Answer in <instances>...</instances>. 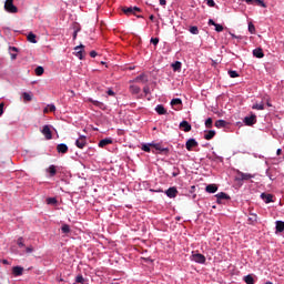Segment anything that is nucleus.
Instances as JSON below:
<instances>
[{"instance_id": "f257e3e1", "label": "nucleus", "mask_w": 284, "mask_h": 284, "mask_svg": "<svg viewBox=\"0 0 284 284\" xmlns=\"http://www.w3.org/2000/svg\"><path fill=\"white\" fill-rule=\"evenodd\" d=\"M4 10H6V12H9L10 14H17V12H19V8H17V6H14V0H6Z\"/></svg>"}, {"instance_id": "f03ea898", "label": "nucleus", "mask_w": 284, "mask_h": 284, "mask_svg": "<svg viewBox=\"0 0 284 284\" xmlns=\"http://www.w3.org/2000/svg\"><path fill=\"white\" fill-rule=\"evenodd\" d=\"M122 12L126 14V17H131V14H136V12H141V8L139 7H124L122 8Z\"/></svg>"}, {"instance_id": "7ed1b4c3", "label": "nucleus", "mask_w": 284, "mask_h": 284, "mask_svg": "<svg viewBox=\"0 0 284 284\" xmlns=\"http://www.w3.org/2000/svg\"><path fill=\"white\" fill-rule=\"evenodd\" d=\"M250 179H254V175L251 173H243L241 171H237L236 181H250Z\"/></svg>"}, {"instance_id": "20e7f679", "label": "nucleus", "mask_w": 284, "mask_h": 284, "mask_svg": "<svg viewBox=\"0 0 284 284\" xmlns=\"http://www.w3.org/2000/svg\"><path fill=\"white\" fill-rule=\"evenodd\" d=\"M192 261H194V263L203 264V263H205L206 258H205V255H203L201 253H193Z\"/></svg>"}, {"instance_id": "39448f33", "label": "nucleus", "mask_w": 284, "mask_h": 284, "mask_svg": "<svg viewBox=\"0 0 284 284\" xmlns=\"http://www.w3.org/2000/svg\"><path fill=\"white\" fill-rule=\"evenodd\" d=\"M41 133L47 139V141L52 139V130L50 129V125H44L41 130Z\"/></svg>"}, {"instance_id": "423d86ee", "label": "nucleus", "mask_w": 284, "mask_h": 284, "mask_svg": "<svg viewBox=\"0 0 284 284\" xmlns=\"http://www.w3.org/2000/svg\"><path fill=\"white\" fill-rule=\"evenodd\" d=\"M185 148L189 152H192L193 148H199V142L194 139H189L185 143Z\"/></svg>"}, {"instance_id": "0eeeda50", "label": "nucleus", "mask_w": 284, "mask_h": 284, "mask_svg": "<svg viewBox=\"0 0 284 284\" xmlns=\"http://www.w3.org/2000/svg\"><path fill=\"white\" fill-rule=\"evenodd\" d=\"M75 145L77 148H79L80 150H83V148H85V145H88V140L85 136L81 135L77 141H75Z\"/></svg>"}, {"instance_id": "6e6552de", "label": "nucleus", "mask_w": 284, "mask_h": 284, "mask_svg": "<svg viewBox=\"0 0 284 284\" xmlns=\"http://www.w3.org/2000/svg\"><path fill=\"white\" fill-rule=\"evenodd\" d=\"M248 6H260L261 8H267V4L263 0H244Z\"/></svg>"}, {"instance_id": "1a4fd4ad", "label": "nucleus", "mask_w": 284, "mask_h": 284, "mask_svg": "<svg viewBox=\"0 0 284 284\" xmlns=\"http://www.w3.org/2000/svg\"><path fill=\"white\" fill-rule=\"evenodd\" d=\"M165 194H166V196H169V199H176V195L179 194V190H176V187L172 186L165 191Z\"/></svg>"}, {"instance_id": "9d476101", "label": "nucleus", "mask_w": 284, "mask_h": 284, "mask_svg": "<svg viewBox=\"0 0 284 284\" xmlns=\"http://www.w3.org/2000/svg\"><path fill=\"white\" fill-rule=\"evenodd\" d=\"M244 123L248 126L256 124V114H252L251 116L244 118Z\"/></svg>"}, {"instance_id": "9b49d317", "label": "nucleus", "mask_w": 284, "mask_h": 284, "mask_svg": "<svg viewBox=\"0 0 284 284\" xmlns=\"http://www.w3.org/2000/svg\"><path fill=\"white\" fill-rule=\"evenodd\" d=\"M180 130H183V132H191L192 124L184 120L180 123Z\"/></svg>"}, {"instance_id": "f8f14e48", "label": "nucleus", "mask_w": 284, "mask_h": 284, "mask_svg": "<svg viewBox=\"0 0 284 284\" xmlns=\"http://www.w3.org/2000/svg\"><path fill=\"white\" fill-rule=\"evenodd\" d=\"M84 48H85V45H83V44H80L74 48L75 57H78V59H80V60H83V49Z\"/></svg>"}, {"instance_id": "ddd939ff", "label": "nucleus", "mask_w": 284, "mask_h": 284, "mask_svg": "<svg viewBox=\"0 0 284 284\" xmlns=\"http://www.w3.org/2000/svg\"><path fill=\"white\" fill-rule=\"evenodd\" d=\"M215 197L217 199L216 203H221V201H230V195H227L225 192L217 193Z\"/></svg>"}, {"instance_id": "4468645a", "label": "nucleus", "mask_w": 284, "mask_h": 284, "mask_svg": "<svg viewBox=\"0 0 284 284\" xmlns=\"http://www.w3.org/2000/svg\"><path fill=\"white\" fill-rule=\"evenodd\" d=\"M133 81L135 83H148V81H149L148 74L142 73V74L138 75Z\"/></svg>"}, {"instance_id": "2eb2a0df", "label": "nucleus", "mask_w": 284, "mask_h": 284, "mask_svg": "<svg viewBox=\"0 0 284 284\" xmlns=\"http://www.w3.org/2000/svg\"><path fill=\"white\" fill-rule=\"evenodd\" d=\"M57 152L59 154H68V144H64V143L58 144Z\"/></svg>"}, {"instance_id": "dca6fc26", "label": "nucleus", "mask_w": 284, "mask_h": 284, "mask_svg": "<svg viewBox=\"0 0 284 284\" xmlns=\"http://www.w3.org/2000/svg\"><path fill=\"white\" fill-rule=\"evenodd\" d=\"M205 192H207L209 194H215V192H219V186H216V184H209L205 187Z\"/></svg>"}, {"instance_id": "f3484780", "label": "nucleus", "mask_w": 284, "mask_h": 284, "mask_svg": "<svg viewBox=\"0 0 284 284\" xmlns=\"http://www.w3.org/2000/svg\"><path fill=\"white\" fill-rule=\"evenodd\" d=\"M12 274H13V276H22L23 275V267L13 266Z\"/></svg>"}, {"instance_id": "a211bd4d", "label": "nucleus", "mask_w": 284, "mask_h": 284, "mask_svg": "<svg viewBox=\"0 0 284 284\" xmlns=\"http://www.w3.org/2000/svg\"><path fill=\"white\" fill-rule=\"evenodd\" d=\"M253 57H256V59H263V57H265V53H263V49L257 48L253 50Z\"/></svg>"}, {"instance_id": "6ab92c4d", "label": "nucleus", "mask_w": 284, "mask_h": 284, "mask_svg": "<svg viewBox=\"0 0 284 284\" xmlns=\"http://www.w3.org/2000/svg\"><path fill=\"white\" fill-rule=\"evenodd\" d=\"M274 196L272 194L262 193L261 199L264 200L265 203H273L274 200H272Z\"/></svg>"}, {"instance_id": "aec40b11", "label": "nucleus", "mask_w": 284, "mask_h": 284, "mask_svg": "<svg viewBox=\"0 0 284 284\" xmlns=\"http://www.w3.org/2000/svg\"><path fill=\"white\" fill-rule=\"evenodd\" d=\"M155 112H158L160 115L168 114V110H165V106H163V104H158L155 106Z\"/></svg>"}, {"instance_id": "412c9836", "label": "nucleus", "mask_w": 284, "mask_h": 284, "mask_svg": "<svg viewBox=\"0 0 284 284\" xmlns=\"http://www.w3.org/2000/svg\"><path fill=\"white\" fill-rule=\"evenodd\" d=\"M106 145H112V139H103L99 142V148H105Z\"/></svg>"}, {"instance_id": "4be33fe9", "label": "nucleus", "mask_w": 284, "mask_h": 284, "mask_svg": "<svg viewBox=\"0 0 284 284\" xmlns=\"http://www.w3.org/2000/svg\"><path fill=\"white\" fill-rule=\"evenodd\" d=\"M258 221V215L251 213L248 216V225H254Z\"/></svg>"}, {"instance_id": "5701e85b", "label": "nucleus", "mask_w": 284, "mask_h": 284, "mask_svg": "<svg viewBox=\"0 0 284 284\" xmlns=\"http://www.w3.org/2000/svg\"><path fill=\"white\" fill-rule=\"evenodd\" d=\"M213 136H216V131L210 130V131H207L206 134L204 135V139H205L206 141H212V138H213Z\"/></svg>"}, {"instance_id": "b1692460", "label": "nucleus", "mask_w": 284, "mask_h": 284, "mask_svg": "<svg viewBox=\"0 0 284 284\" xmlns=\"http://www.w3.org/2000/svg\"><path fill=\"white\" fill-rule=\"evenodd\" d=\"M91 103L95 105V108H100V110H105V104L103 102H99L98 100H90Z\"/></svg>"}, {"instance_id": "393cba45", "label": "nucleus", "mask_w": 284, "mask_h": 284, "mask_svg": "<svg viewBox=\"0 0 284 284\" xmlns=\"http://www.w3.org/2000/svg\"><path fill=\"white\" fill-rule=\"evenodd\" d=\"M252 110H265V104L263 102H255L253 105H252Z\"/></svg>"}, {"instance_id": "a878e982", "label": "nucleus", "mask_w": 284, "mask_h": 284, "mask_svg": "<svg viewBox=\"0 0 284 284\" xmlns=\"http://www.w3.org/2000/svg\"><path fill=\"white\" fill-rule=\"evenodd\" d=\"M131 94H139L141 92V88L139 85H130Z\"/></svg>"}, {"instance_id": "bb28decb", "label": "nucleus", "mask_w": 284, "mask_h": 284, "mask_svg": "<svg viewBox=\"0 0 284 284\" xmlns=\"http://www.w3.org/2000/svg\"><path fill=\"white\" fill-rule=\"evenodd\" d=\"M27 39L30 43H37V36L32 32L28 34Z\"/></svg>"}, {"instance_id": "cd10ccee", "label": "nucleus", "mask_w": 284, "mask_h": 284, "mask_svg": "<svg viewBox=\"0 0 284 284\" xmlns=\"http://www.w3.org/2000/svg\"><path fill=\"white\" fill-rule=\"evenodd\" d=\"M276 232H284V222L283 221L276 222Z\"/></svg>"}, {"instance_id": "c85d7f7f", "label": "nucleus", "mask_w": 284, "mask_h": 284, "mask_svg": "<svg viewBox=\"0 0 284 284\" xmlns=\"http://www.w3.org/2000/svg\"><path fill=\"white\" fill-rule=\"evenodd\" d=\"M153 148L158 150L159 152H170V149L162 148L161 144H153Z\"/></svg>"}, {"instance_id": "c756f323", "label": "nucleus", "mask_w": 284, "mask_h": 284, "mask_svg": "<svg viewBox=\"0 0 284 284\" xmlns=\"http://www.w3.org/2000/svg\"><path fill=\"white\" fill-rule=\"evenodd\" d=\"M47 172H49L50 176H55L57 175V166L50 165L49 170H47Z\"/></svg>"}, {"instance_id": "7c9ffc66", "label": "nucleus", "mask_w": 284, "mask_h": 284, "mask_svg": "<svg viewBox=\"0 0 284 284\" xmlns=\"http://www.w3.org/2000/svg\"><path fill=\"white\" fill-rule=\"evenodd\" d=\"M22 99L26 103L32 101V95L28 92L22 93Z\"/></svg>"}, {"instance_id": "2f4dec72", "label": "nucleus", "mask_w": 284, "mask_h": 284, "mask_svg": "<svg viewBox=\"0 0 284 284\" xmlns=\"http://www.w3.org/2000/svg\"><path fill=\"white\" fill-rule=\"evenodd\" d=\"M227 125V122L225 120H217L215 122V128H225Z\"/></svg>"}, {"instance_id": "473e14b6", "label": "nucleus", "mask_w": 284, "mask_h": 284, "mask_svg": "<svg viewBox=\"0 0 284 284\" xmlns=\"http://www.w3.org/2000/svg\"><path fill=\"white\" fill-rule=\"evenodd\" d=\"M244 282H245L246 284H254V277H253L252 275H246V276L244 277Z\"/></svg>"}, {"instance_id": "72a5a7b5", "label": "nucleus", "mask_w": 284, "mask_h": 284, "mask_svg": "<svg viewBox=\"0 0 284 284\" xmlns=\"http://www.w3.org/2000/svg\"><path fill=\"white\" fill-rule=\"evenodd\" d=\"M62 234H70V225L63 224L61 227Z\"/></svg>"}, {"instance_id": "f704fd0d", "label": "nucleus", "mask_w": 284, "mask_h": 284, "mask_svg": "<svg viewBox=\"0 0 284 284\" xmlns=\"http://www.w3.org/2000/svg\"><path fill=\"white\" fill-rule=\"evenodd\" d=\"M248 32L251 34H255L256 33V27L252 22L248 23Z\"/></svg>"}, {"instance_id": "c9c22d12", "label": "nucleus", "mask_w": 284, "mask_h": 284, "mask_svg": "<svg viewBox=\"0 0 284 284\" xmlns=\"http://www.w3.org/2000/svg\"><path fill=\"white\" fill-rule=\"evenodd\" d=\"M173 71L179 72L181 70V62L176 61L172 64Z\"/></svg>"}, {"instance_id": "e433bc0d", "label": "nucleus", "mask_w": 284, "mask_h": 284, "mask_svg": "<svg viewBox=\"0 0 284 284\" xmlns=\"http://www.w3.org/2000/svg\"><path fill=\"white\" fill-rule=\"evenodd\" d=\"M183 101L179 98H175L171 101V105H182Z\"/></svg>"}, {"instance_id": "4c0bfd02", "label": "nucleus", "mask_w": 284, "mask_h": 284, "mask_svg": "<svg viewBox=\"0 0 284 284\" xmlns=\"http://www.w3.org/2000/svg\"><path fill=\"white\" fill-rule=\"evenodd\" d=\"M43 72H45V70L43 69V67H38L36 68V74L37 77H41L43 74Z\"/></svg>"}, {"instance_id": "58836bf2", "label": "nucleus", "mask_w": 284, "mask_h": 284, "mask_svg": "<svg viewBox=\"0 0 284 284\" xmlns=\"http://www.w3.org/2000/svg\"><path fill=\"white\" fill-rule=\"evenodd\" d=\"M47 204L48 205H57V197H48Z\"/></svg>"}, {"instance_id": "ea45409f", "label": "nucleus", "mask_w": 284, "mask_h": 284, "mask_svg": "<svg viewBox=\"0 0 284 284\" xmlns=\"http://www.w3.org/2000/svg\"><path fill=\"white\" fill-rule=\"evenodd\" d=\"M189 32H191V34H199V27H190Z\"/></svg>"}, {"instance_id": "a19ab883", "label": "nucleus", "mask_w": 284, "mask_h": 284, "mask_svg": "<svg viewBox=\"0 0 284 284\" xmlns=\"http://www.w3.org/2000/svg\"><path fill=\"white\" fill-rule=\"evenodd\" d=\"M229 77H231V79H236L239 77V72L230 70Z\"/></svg>"}, {"instance_id": "79ce46f5", "label": "nucleus", "mask_w": 284, "mask_h": 284, "mask_svg": "<svg viewBox=\"0 0 284 284\" xmlns=\"http://www.w3.org/2000/svg\"><path fill=\"white\" fill-rule=\"evenodd\" d=\"M150 148H153V144H143L142 145L143 152H150Z\"/></svg>"}, {"instance_id": "37998d69", "label": "nucleus", "mask_w": 284, "mask_h": 284, "mask_svg": "<svg viewBox=\"0 0 284 284\" xmlns=\"http://www.w3.org/2000/svg\"><path fill=\"white\" fill-rule=\"evenodd\" d=\"M212 123H213L212 118H207L205 121V128L207 129L212 128Z\"/></svg>"}, {"instance_id": "c03bdc74", "label": "nucleus", "mask_w": 284, "mask_h": 284, "mask_svg": "<svg viewBox=\"0 0 284 284\" xmlns=\"http://www.w3.org/2000/svg\"><path fill=\"white\" fill-rule=\"evenodd\" d=\"M75 283H85V280L83 278V275H78L75 277Z\"/></svg>"}, {"instance_id": "a18cd8bd", "label": "nucleus", "mask_w": 284, "mask_h": 284, "mask_svg": "<svg viewBox=\"0 0 284 284\" xmlns=\"http://www.w3.org/2000/svg\"><path fill=\"white\" fill-rule=\"evenodd\" d=\"M215 32H223V24H215Z\"/></svg>"}, {"instance_id": "49530a36", "label": "nucleus", "mask_w": 284, "mask_h": 284, "mask_svg": "<svg viewBox=\"0 0 284 284\" xmlns=\"http://www.w3.org/2000/svg\"><path fill=\"white\" fill-rule=\"evenodd\" d=\"M18 246L19 247H26V244H23V237L18 239Z\"/></svg>"}, {"instance_id": "de8ad7c7", "label": "nucleus", "mask_w": 284, "mask_h": 284, "mask_svg": "<svg viewBox=\"0 0 284 284\" xmlns=\"http://www.w3.org/2000/svg\"><path fill=\"white\" fill-rule=\"evenodd\" d=\"M206 4L209 6V8H214V6H216L214 0H206Z\"/></svg>"}, {"instance_id": "09e8293b", "label": "nucleus", "mask_w": 284, "mask_h": 284, "mask_svg": "<svg viewBox=\"0 0 284 284\" xmlns=\"http://www.w3.org/2000/svg\"><path fill=\"white\" fill-rule=\"evenodd\" d=\"M34 252V247H32V246H28L27 248H26V253L27 254H32Z\"/></svg>"}, {"instance_id": "8fccbe9b", "label": "nucleus", "mask_w": 284, "mask_h": 284, "mask_svg": "<svg viewBox=\"0 0 284 284\" xmlns=\"http://www.w3.org/2000/svg\"><path fill=\"white\" fill-rule=\"evenodd\" d=\"M151 43H153V45H159V38H151Z\"/></svg>"}, {"instance_id": "3c124183", "label": "nucleus", "mask_w": 284, "mask_h": 284, "mask_svg": "<svg viewBox=\"0 0 284 284\" xmlns=\"http://www.w3.org/2000/svg\"><path fill=\"white\" fill-rule=\"evenodd\" d=\"M143 92H144L145 95L150 94V87H149V85H145V87L143 88Z\"/></svg>"}, {"instance_id": "603ef678", "label": "nucleus", "mask_w": 284, "mask_h": 284, "mask_svg": "<svg viewBox=\"0 0 284 284\" xmlns=\"http://www.w3.org/2000/svg\"><path fill=\"white\" fill-rule=\"evenodd\" d=\"M6 104L3 102L0 103V116H3V108Z\"/></svg>"}, {"instance_id": "864d4df0", "label": "nucleus", "mask_w": 284, "mask_h": 284, "mask_svg": "<svg viewBox=\"0 0 284 284\" xmlns=\"http://www.w3.org/2000/svg\"><path fill=\"white\" fill-rule=\"evenodd\" d=\"M49 111H50V112H55V111H57V106H54V104H51V105L49 106Z\"/></svg>"}, {"instance_id": "5fc2aeb1", "label": "nucleus", "mask_w": 284, "mask_h": 284, "mask_svg": "<svg viewBox=\"0 0 284 284\" xmlns=\"http://www.w3.org/2000/svg\"><path fill=\"white\" fill-rule=\"evenodd\" d=\"M106 94H109V97H114V91H112V89H109L106 91Z\"/></svg>"}, {"instance_id": "6e6d98bb", "label": "nucleus", "mask_w": 284, "mask_h": 284, "mask_svg": "<svg viewBox=\"0 0 284 284\" xmlns=\"http://www.w3.org/2000/svg\"><path fill=\"white\" fill-rule=\"evenodd\" d=\"M9 50H11L12 52H19V49L17 47H10Z\"/></svg>"}, {"instance_id": "4d7b16f0", "label": "nucleus", "mask_w": 284, "mask_h": 284, "mask_svg": "<svg viewBox=\"0 0 284 284\" xmlns=\"http://www.w3.org/2000/svg\"><path fill=\"white\" fill-rule=\"evenodd\" d=\"M209 26H214V27H215V26H216V22H214V20L210 19V20H209Z\"/></svg>"}, {"instance_id": "13d9d810", "label": "nucleus", "mask_w": 284, "mask_h": 284, "mask_svg": "<svg viewBox=\"0 0 284 284\" xmlns=\"http://www.w3.org/2000/svg\"><path fill=\"white\" fill-rule=\"evenodd\" d=\"M90 57H91L92 59H94V57H97V51H91V52H90Z\"/></svg>"}, {"instance_id": "bf43d9fd", "label": "nucleus", "mask_w": 284, "mask_h": 284, "mask_svg": "<svg viewBox=\"0 0 284 284\" xmlns=\"http://www.w3.org/2000/svg\"><path fill=\"white\" fill-rule=\"evenodd\" d=\"M168 1L166 0H160V6H166Z\"/></svg>"}, {"instance_id": "052dcab7", "label": "nucleus", "mask_w": 284, "mask_h": 284, "mask_svg": "<svg viewBox=\"0 0 284 284\" xmlns=\"http://www.w3.org/2000/svg\"><path fill=\"white\" fill-rule=\"evenodd\" d=\"M77 34H79V30H75V31L73 32V40L77 39Z\"/></svg>"}, {"instance_id": "680f3d73", "label": "nucleus", "mask_w": 284, "mask_h": 284, "mask_svg": "<svg viewBox=\"0 0 284 284\" xmlns=\"http://www.w3.org/2000/svg\"><path fill=\"white\" fill-rule=\"evenodd\" d=\"M282 153H283V150L277 149V151H276L277 156H281Z\"/></svg>"}, {"instance_id": "e2e57ef3", "label": "nucleus", "mask_w": 284, "mask_h": 284, "mask_svg": "<svg viewBox=\"0 0 284 284\" xmlns=\"http://www.w3.org/2000/svg\"><path fill=\"white\" fill-rule=\"evenodd\" d=\"M11 59H12V61H14V59H17V54L16 53H11Z\"/></svg>"}, {"instance_id": "0e129e2a", "label": "nucleus", "mask_w": 284, "mask_h": 284, "mask_svg": "<svg viewBox=\"0 0 284 284\" xmlns=\"http://www.w3.org/2000/svg\"><path fill=\"white\" fill-rule=\"evenodd\" d=\"M149 19L150 21H154V14H151Z\"/></svg>"}, {"instance_id": "69168bd1", "label": "nucleus", "mask_w": 284, "mask_h": 284, "mask_svg": "<svg viewBox=\"0 0 284 284\" xmlns=\"http://www.w3.org/2000/svg\"><path fill=\"white\" fill-rule=\"evenodd\" d=\"M233 39H239L234 33H230Z\"/></svg>"}, {"instance_id": "338daca9", "label": "nucleus", "mask_w": 284, "mask_h": 284, "mask_svg": "<svg viewBox=\"0 0 284 284\" xmlns=\"http://www.w3.org/2000/svg\"><path fill=\"white\" fill-rule=\"evenodd\" d=\"M43 112H44V114H48V109H44Z\"/></svg>"}, {"instance_id": "774afa93", "label": "nucleus", "mask_w": 284, "mask_h": 284, "mask_svg": "<svg viewBox=\"0 0 284 284\" xmlns=\"http://www.w3.org/2000/svg\"><path fill=\"white\" fill-rule=\"evenodd\" d=\"M265 284H274V283H272V282H266Z\"/></svg>"}]
</instances>
